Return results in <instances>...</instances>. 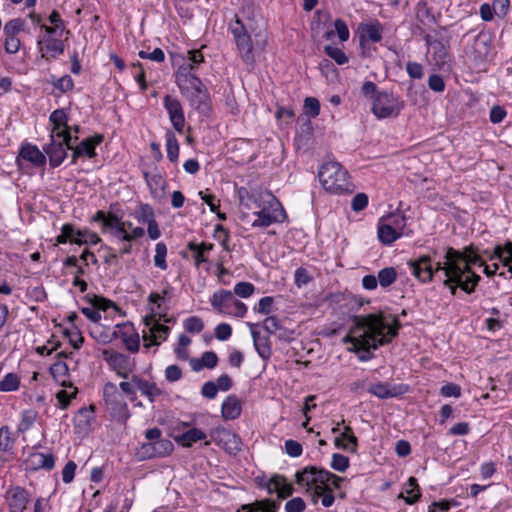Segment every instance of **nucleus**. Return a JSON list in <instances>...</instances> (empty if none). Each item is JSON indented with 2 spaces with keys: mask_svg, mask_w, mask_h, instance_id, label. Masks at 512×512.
I'll return each mask as SVG.
<instances>
[{
  "mask_svg": "<svg viewBox=\"0 0 512 512\" xmlns=\"http://www.w3.org/2000/svg\"><path fill=\"white\" fill-rule=\"evenodd\" d=\"M352 321L351 333L354 335H346L343 342L352 344L348 350L358 353L361 362H367L374 357L371 350L391 343L402 327L396 315L385 311L356 315Z\"/></svg>",
  "mask_w": 512,
  "mask_h": 512,
  "instance_id": "obj_1",
  "label": "nucleus"
},
{
  "mask_svg": "<svg viewBox=\"0 0 512 512\" xmlns=\"http://www.w3.org/2000/svg\"><path fill=\"white\" fill-rule=\"evenodd\" d=\"M255 7L247 4L239 13L233 15L228 23V31L232 34L237 53L247 65L255 62L254 45L251 35L256 34Z\"/></svg>",
  "mask_w": 512,
  "mask_h": 512,
  "instance_id": "obj_2",
  "label": "nucleus"
},
{
  "mask_svg": "<svg viewBox=\"0 0 512 512\" xmlns=\"http://www.w3.org/2000/svg\"><path fill=\"white\" fill-rule=\"evenodd\" d=\"M257 211L252 213L251 226L253 228H266L274 223H282L286 213L279 200L270 192H253L249 197Z\"/></svg>",
  "mask_w": 512,
  "mask_h": 512,
  "instance_id": "obj_3",
  "label": "nucleus"
},
{
  "mask_svg": "<svg viewBox=\"0 0 512 512\" xmlns=\"http://www.w3.org/2000/svg\"><path fill=\"white\" fill-rule=\"evenodd\" d=\"M318 176L323 188L330 193H351L354 190L348 171L339 162L329 161L324 163Z\"/></svg>",
  "mask_w": 512,
  "mask_h": 512,
  "instance_id": "obj_4",
  "label": "nucleus"
},
{
  "mask_svg": "<svg viewBox=\"0 0 512 512\" xmlns=\"http://www.w3.org/2000/svg\"><path fill=\"white\" fill-rule=\"evenodd\" d=\"M411 234L412 230L407 227V217L402 213H389L378 220L377 235L384 245H391L399 238Z\"/></svg>",
  "mask_w": 512,
  "mask_h": 512,
  "instance_id": "obj_5",
  "label": "nucleus"
},
{
  "mask_svg": "<svg viewBox=\"0 0 512 512\" xmlns=\"http://www.w3.org/2000/svg\"><path fill=\"white\" fill-rule=\"evenodd\" d=\"M436 270H441L443 285L450 289L452 295L456 294L458 287L471 294L481 280L478 274H470V279H467L461 274L459 267L453 264L447 265L446 262L440 260L436 263Z\"/></svg>",
  "mask_w": 512,
  "mask_h": 512,
  "instance_id": "obj_6",
  "label": "nucleus"
},
{
  "mask_svg": "<svg viewBox=\"0 0 512 512\" xmlns=\"http://www.w3.org/2000/svg\"><path fill=\"white\" fill-rule=\"evenodd\" d=\"M146 443H143L138 449L137 455L140 459H152L168 456L173 451V443L162 437V431L157 428L146 430Z\"/></svg>",
  "mask_w": 512,
  "mask_h": 512,
  "instance_id": "obj_7",
  "label": "nucleus"
},
{
  "mask_svg": "<svg viewBox=\"0 0 512 512\" xmlns=\"http://www.w3.org/2000/svg\"><path fill=\"white\" fill-rule=\"evenodd\" d=\"M212 307L221 314L243 318L247 313V306L237 300L229 290H218L210 299Z\"/></svg>",
  "mask_w": 512,
  "mask_h": 512,
  "instance_id": "obj_8",
  "label": "nucleus"
},
{
  "mask_svg": "<svg viewBox=\"0 0 512 512\" xmlns=\"http://www.w3.org/2000/svg\"><path fill=\"white\" fill-rule=\"evenodd\" d=\"M403 108L404 102L393 93L380 91L373 98L372 112L379 119L396 117Z\"/></svg>",
  "mask_w": 512,
  "mask_h": 512,
  "instance_id": "obj_9",
  "label": "nucleus"
},
{
  "mask_svg": "<svg viewBox=\"0 0 512 512\" xmlns=\"http://www.w3.org/2000/svg\"><path fill=\"white\" fill-rule=\"evenodd\" d=\"M103 396L113 418L119 421H126L129 418L128 405L114 384L107 383L105 385Z\"/></svg>",
  "mask_w": 512,
  "mask_h": 512,
  "instance_id": "obj_10",
  "label": "nucleus"
},
{
  "mask_svg": "<svg viewBox=\"0 0 512 512\" xmlns=\"http://www.w3.org/2000/svg\"><path fill=\"white\" fill-rule=\"evenodd\" d=\"M443 261L446 262L447 265L453 264L459 267L462 272L461 274L467 279H470V274H476L472 270V266L477 265L484 267L485 265V260L482 258L479 252L467 259L466 256H462L458 250L452 247H447L445 249Z\"/></svg>",
  "mask_w": 512,
  "mask_h": 512,
  "instance_id": "obj_11",
  "label": "nucleus"
},
{
  "mask_svg": "<svg viewBox=\"0 0 512 512\" xmlns=\"http://www.w3.org/2000/svg\"><path fill=\"white\" fill-rule=\"evenodd\" d=\"M437 262L433 261L432 255L424 254L409 260L407 266L418 281L426 284L433 280L435 274L441 273V270H436Z\"/></svg>",
  "mask_w": 512,
  "mask_h": 512,
  "instance_id": "obj_12",
  "label": "nucleus"
},
{
  "mask_svg": "<svg viewBox=\"0 0 512 512\" xmlns=\"http://www.w3.org/2000/svg\"><path fill=\"white\" fill-rule=\"evenodd\" d=\"M49 121L52 124L50 138H63L68 147H72V140L78 141V136L70 134L69 117L63 108L54 110L49 116Z\"/></svg>",
  "mask_w": 512,
  "mask_h": 512,
  "instance_id": "obj_13",
  "label": "nucleus"
},
{
  "mask_svg": "<svg viewBox=\"0 0 512 512\" xmlns=\"http://www.w3.org/2000/svg\"><path fill=\"white\" fill-rule=\"evenodd\" d=\"M327 476L332 477L329 471L316 466H307L295 474L296 483L312 489L313 492L318 488H323L324 478Z\"/></svg>",
  "mask_w": 512,
  "mask_h": 512,
  "instance_id": "obj_14",
  "label": "nucleus"
},
{
  "mask_svg": "<svg viewBox=\"0 0 512 512\" xmlns=\"http://www.w3.org/2000/svg\"><path fill=\"white\" fill-rule=\"evenodd\" d=\"M175 82L183 96L204 85L202 80L193 73L192 65H181L175 73Z\"/></svg>",
  "mask_w": 512,
  "mask_h": 512,
  "instance_id": "obj_15",
  "label": "nucleus"
},
{
  "mask_svg": "<svg viewBox=\"0 0 512 512\" xmlns=\"http://www.w3.org/2000/svg\"><path fill=\"white\" fill-rule=\"evenodd\" d=\"M144 324L149 330V335L144 331L143 339L145 342L150 341L145 344V347H150L151 345H159L162 341H165L170 333V328L159 323V319L157 318L155 313H152L149 316L144 318Z\"/></svg>",
  "mask_w": 512,
  "mask_h": 512,
  "instance_id": "obj_16",
  "label": "nucleus"
},
{
  "mask_svg": "<svg viewBox=\"0 0 512 512\" xmlns=\"http://www.w3.org/2000/svg\"><path fill=\"white\" fill-rule=\"evenodd\" d=\"M103 357L120 377L128 378L135 368L133 359L126 354L104 350Z\"/></svg>",
  "mask_w": 512,
  "mask_h": 512,
  "instance_id": "obj_17",
  "label": "nucleus"
},
{
  "mask_svg": "<svg viewBox=\"0 0 512 512\" xmlns=\"http://www.w3.org/2000/svg\"><path fill=\"white\" fill-rule=\"evenodd\" d=\"M367 391L379 399H388L406 394L409 391V386L402 383L377 382L371 384Z\"/></svg>",
  "mask_w": 512,
  "mask_h": 512,
  "instance_id": "obj_18",
  "label": "nucleus"
},
{
  "mask_svg": "<svg viewBox=\"0 0 512 512\" xmlns=\"http://www.w3.org/2000/svg\"><path fill=\"white\" fill-rule=\"evenodd\" d=\"M163 105L169 115V119L173 128L178 133H183L185 126V116L180 101L175 97L166 95L164 97Z\"/></svg>",
  "mask_w": 512,
  "mask_h": 512,
  "instance_id": "obj_19",
  "label": "nucleus"
},
{
  "mask_svg": "<svg viewBox=\"0 0 512 512\" xmlns=\"http://www.w3.org/2000/svg\"><path fill=\"white\" fill-rule=\"evenodd\" d=\"M190 105L201 115L209 116L212 111L211 98L205 85L185 96Z\"/></svg>",
  "mask_w": 512,
  "mask_h": 512,
  "instance_id": "obj_20",
  "label": "nucleus"
},
{
  "mask_svg": "<svg viewBox=\"0 0 512 512\" xmlns=\"http://www.w3.org/2000/svg\"><path fill=\"white\" fill-rule=\"evenodd\" d=\"M49 157V164L52 168L60 166L67 157V145L63 138H50V142L43 148Z\"/></svg>",
  "mask_w": 512,
  "mask_h": 512,
  "instance_id": "obj_21",
  "label": "nucleus"
},
{
  "mask_svg": "<svg viewBox=\"0 0 512 512\" xmlns=\"http://www.w3.org/2000/svg\"><path fill=\"white\" fill-rule=\"evenodd\" d=\"M268 494H277L280 503L282 499L290 497L294 493V487L283 475H273L265 484Z\"/></svg>",
  "mask_w": 512,
  "mask_h": 512,
  "instance_id": "obj_22",
  "label": "nucleus"
},
{
  "mask_svg": "<svg viewBox=\"0 0 512 512\" xmlns=\"http://www.w3.org/2000/svg\"><path fill=\"white\" fill-rule=\"evenodd\" d=\"M6 501L10 512H23L30 501V495L26 489L16 486L6 492Z\"/></svg>",
  "mask_w": 512,
  "mask_h": 512,
  "instance_id": "obj_23",
  "label": "nucleus"
},
{
  "mask_svg": "<svg viewBox=\"0 0 512 512\" xmlns=\"http://www.w3.org/2000/svg\"><path fill=\"white\" fill-rule=\"evenodd\" d=\"M113 334L115 337L121 338L130 352L135 353L139 350V335L132 324L125 323L116 325V330Z\"/></svg>",
  "mask_w": 512,
  "mask_h": 512,
  "instance_id": "obj_24",
  "label": "nucleus"
},
{
  "mask_svg": "<svg viewBox=\"0 0 512 512\" xmlns=\"http://www.w3.org/2000/svg\"><path fill=\"white\" fill-rule=\"evenodd\" d=\"M27 470L37 471L44 469L50 471L55 466V457L52 453L33 451L24 461Z\"/></svg>",
  "mask_w": 512,
  "mask_h": 512,
  "instance_id": "obj_25",
  "label": "nucleus"
},
{
  "mask_svg": "<svg viewBox=\"0 0 512 512\" xmlns=\"http://www.w3.org/2000/svg\"><path fill=\"white\" fill-rule=\"evenodd\" d=\"M37 47L44 58H56L64 53V42L52 36L39 37Z\"/></svg>",
  "mask_w": 512,
  "mask_h": 512,
  "instance_id": "obj_26",
  "label": "nucleus"
},
{
  "mask_svg": "<svg viewBox=\"0 0 512 512\" xmlns=\"http://www.w3.org/2000/svg\"><path fill=\"white\" fill-rule=\"evenodd\" d=\"M483 255L487 257L488 260L493 261L495 259L499 260L503 266L508 268V272L512 274V242L507 241L504 245H496L493 250H484Z\"/></svg>",
  "mask_w": 512,
  "mask_h": 512,
  "instance_id": "obj_27",
  "label": "nucleus"
},
{
  "mask_svg": "<svg viewBox=\"0 0 512 512\" xmlns=\"http://www.w3.org/2000/svg\"><path fill=\"white\" fill-rule=\"evenodd\" d=\"M132 382L136 389H138L143 396L147 397L151 403H154L160 396L165 394L155 382H150L138 375H132Z\"/></svg>",
  "mask_w": 512,
  "mask_h": 512,
  "instance_id": "obj_28",
  "label": "nucleus"
},
{
  "mask_svg": "<svg viewBox=\"0 0 512 512\" xmlns=\"http://www.w3.org/2000/svg\"><path fill=\"white\" fill-rule=\"evenodd\" d=\"M90 303L92 304V308L83 307L81 312L92 322L97 323L101 320L100 310L106 311L109 307L114 306V304L103 297H98L93 295L90 299Z\"/></svg>",
  "mask_w": 512,
  "mask_h": 512,
  "instance_id": "obj_29",
  "label": "nucleus"
},
{
  "mask_svg": "<svg viewBox=\"0 0 512 512\" xmlns=\"http://www.w3.org/2000/svg\"><path fill=\"white\" fill-rule=\"evenodd\" d=\"M249 325L251 328V336L253 338L254 347L258 355L265 361L269 360L272 355L270 336L261 335L260 332L256 331L254 328L257 327L258 324Z\"/></svg>",
  "mask_w": 512,
  "mask_h": 512,
  "instance_id": "obj_30",
  "label": "nucleus"
},
{
  "mask_svg": "<svg viewBox=\"0 0 512 512\" xmlns=\"http://www.w3.org/2000/svg\"><path fill=\"white\" fill-rule=\"evenodd\" d=\"M280 508L278 500L269 498L256 500L249 504L242 505L237 512H277Z\"/></svg>",
  "mask_w": 512,
  "mask_h": 512,
  "instance_id": "obj_31",
  "label": "nucleus"
},
{
  "mask_svg": "<svg viewBox=\"0 0 512 512\" xmlns=\"http://www.w3.org/2000/svg\"><path fill=\"white\" fill-rule=\"evenodd\" d=\"M19 156L24 160L31 162L36 167L46 164V155L39 150L36 145L30 143L23 144L19 151Z\"/></svg>",
  "mask_w": 512,
  "mask_h": 512,
  "instance_id": "obj_32",
  "label": "nucleus"
},
{
  "mask_svg": "<svg viewBox=\"0 0 512 512\" xmlns=\"http://www.w3.org/2000/svg\"><path fill=\"white\" fill-rule=\"evenodd\" d=\"M213 433L217 435L220 441L224 442L226 449L231 453L241 450L242 442L237 434L225 428H217Z\"/></svg>",
  "mask_w": 512,
  "mask_h": 512,
  "instance_id": "obj_33",
  "label": "nucleus"
},
{
  "mask_svg": "<svg viewBox=\"0 0 512 512\" xmlns=\"http://www.w3.org/2000/svg\"><path fill=\"white\" fill-rule=\"evenodd\" d=\"M334 444L338 449L354 453L357 450L358 440L357 437L353 434L352 428L350 426H346L344 431L335 438Z\"/></svg>",
  "mask_w": 512,
  "mask_h": 512,
  "instance_id": "obj_34",
  "label": "nucleus"
},
{
  "mask_svg": "<svg viewBox=\"0 0 512 512\" xmlns=\"http://www.w3.org/2000/svg\"><path fill=\"white\" fill-rule=\"evenodd\" d=\"M241 404L236 395H229L222 403L221 414L225 420H234L241 414Z\"/></svg>",
  "mask_w": 512,
  "mask_h": 512,
  "instance_id": "obj_35",
  "label": "nucleus"
},
{
  "mask_svg": "<svg viewBox=\"0 0 512 512\" xmlns=\"http://www.w3.org/2000/svg\"><path fill=\"white\" fill-rule=\"evenodd\" d=\"M189 363L191 369L195 372H199L203 368L213 369L218 364V356L213 351H206L201 358H191Z\"/></svg>",
  "mask_w": 512,
  "mask_h": 512,
  "instance_id": "obj_36",
  "label": "nucleus"
},
{
  "mask_svg": "<svg viewBox=\"0 0 512 512\" xmlns=\"http://www.w3.org/2000/svg\"><path fill=\"white\" fill-rule=\"evenodd\" d=\"M399 498H403L406 504L412 505L416 503L420 497V489L415 477H410L405 483L404 492L400 493Z\"/></svg>",
  "mask_w": 512,
  "mask_h": 512,
  "instance_id": "obj_37",
  "label": "nucleus"
},
{
  "mask_svg": "<svg viewBox=\"0 0 512 512\" xmlns=\"http://www.w3.org/2000/svg\"><path fill=\"white\" fill-rule=\"evenodd\" d=\"M103 139L102 134H96L83 139L77 146L85 157L94 158L97 156L96 147L102 143Z\"/></svg>",
  "mask_w": 512,
  "mask_h": 512,
  "instance_id": "obj_38",
  "label": "nucleus"
},
{
  "mask_svg": "<svg viewBox=\"0 0 512 512\" xmlns=\"http://www.w3.org/2000/svg\"><path fill=\"white\" fill-rule=\"evenodd\" d=\"M361 42L364 39L376 43L382 39V26L379 22L365 24L361 27Z\"/></svg>",
  "mask_w": 512,
  "mask_h": 512,
  "instance_id": "obj_39",
  "label": "nucleus"
},
{
  "mask_svg": "<svg viewBox=\"0 0 512 512\" xmlns=\"http://www.w3.org/2000/svg\"><path fill=\"white\" fill-rule=\"evenodd\" d=\"M165 145L168 159L173 163L176 162L179 156V143L171 130L165 133Z\"/></svg>",
  "mask_w": 512,
  "mask_h": 512,
  "instance_id": "obj_40",
  "label": "nucleus"
},
{
  "mask_svg": "<svg viewBox=\"0 0 512 512\" xmlns=\"http://www.w3.org/2000/svg\"><path fill=\"white\" fill-rule=\"evenodd\" d=\"M205 438L206 434L202 430L198 428H191L178 438V442L183 446L191 447L195 442L204 440Z\"/></svg>",
  "mask_w": 512,
  "mask_h": 512,
  "instance_id": "obj_41",
  "label": "nucleus"
},
{
  "mask_svg": "<svg viewBox=\"0 0 512 512\" xmlns=\"http://www.w3.org/2000/svg\"><path fill=\"white\" fill-rule=\"evenodd\" d=\"M62 385L67 387V384L65 382H63ZM68 387L73 389V391L68 392L67 390H59L56 393V399H57L56 406L63 410L68 408L71 400L76 397V394L78 392L77 388L74 387L71 383H69Z\"/></svg>",
  "mask_w": 512,
  "mask_h": 512,
  "instance_id": "obj_42",
  "label": "nucleus"
},
{
  "mask_svg": "<svg viewBox=\"0 0 512 512\" xmlns=\"http://www.w3.org/2000/svg\"><path fill=\"white\" fill-rule=\"evenodd\" d=\"M397 279V271L394 267H385L378 271L377 280L382 288L391 286Z\"/></svg>",
  "mask_w": 512,
  "mask_h": 512,
  "instance_id": "obj_43",
  "label": "nucleus"
},
{
  "mask_svg": "<svg viewBox=\"0 0 512 512\" xmlns=\"http://www.w3.org/2000/svg\"><path fill=\"white\" fill-rule=\"evenodd\" d=\"M321 497V503L324 507H330L333 505L335 501V497L332 493V489L328 486H323V488H318L313 492V502L317 503L318 498Z\"/></svg>",
  "mask_w": 512,
  "mask_h": 512,
  "instance_id": "obj_44",
  "label": "nucleus"
},
{
  "mask_svg": "<svg viewBox=\"0 0 512 512\" xmlns=\"http://www.w3.org/2000/svg\"><path fill=\"white\" fill-rule=\"evenodd\" d=\"M15 438L8 426L0 428V451L10 452L13 449Z\"/></svg>",
  "mask_w": 512,
  "mask_h": 512,
  "instance_id": "obj_45",
  "label": "nucleus"
},
{
  "mask_svg": "<svg viewBox=\"0 0 512 512\" xmlns=\"http://www.w3.org/2000/svg\"><path fill=\"white\" fill-rule=\"evenodd\" d=\"M431 50L435 64L437 66L444 65L448 58V49L446 45L439 40V42H434V47H432Z\"/></svg>",
  "mask_w": 512,
  "mask_h": 512,
  "instance_id": "obj_46",
  "label": "nucleus"
},
{
  "mask_svg": "<svg viewBox=\"0 0 512 512\" xmlns=\"http://www.w3.org/2000/svg\"><path fill=\"white\" fill-rule=\"evenodd\" d=\"M20 386L19 377L15 373H8L0 381V391L11 392L18 390Z\"/></svg>",
  "mask_w": 512,
  "mask_h": 512,
  "instance_id": "obj_47",
  "label": "nucleus"
},
{
  "mask_svg": "<svg viewBox=\"0 0 512 512\" xmlns=\"http://www.w3.org/2000/svg\"><path fill=\"white\" fill-rule=\"evenodd\" d=\"M167 246L163 242H158L155 247L154 265L161 270L167 269Z\"/></svg>",
  "mask_w": 512,
  "mask_h": 512,
  "instance_id": "obj_48",
  "label": "nucleus"
},
{
  "mask_svg": "<svg viewBox=\"0 0 512 512\" xmlns=\"http://www.w3.org/2000/svg\"><path fill=\"white\" fill-rule=\"evenodd\" d=\"M25 21L21 18H15L4 25V35L6 37H17V34L24 29Z\"/></svg>",
  "mask_w": 512,
  "mask_h": 512,
  "instance_id": "obj_49",
  "label": "nucleus"
},
{
  "mask_svg": "<svg viewBox=\"0 0 512 512\" xmlns=\"http://www.w3.org/2000/svg\"><path fill=\"white\" fill-rule=\"evenodd\" d=\"M187 249L192 253V257L194 259V264L197 268H199L202 263L208 262V258L206 256V254L203 251H201L198 243H196L194 241H190L187 244Z\"/></svg>",
  "mask_w": 512,
  "mask_h": 512,
  "instance_id": "obj_50",
  "label": "nucleus"
},
{
  "mask_svg": "<svg viewBox=\"0 0 512 512\" xmlns=\"http://www.w3.org/2000/svg\"><path fill=\"white\" fill-rule=\"evenodd\" d=\"M324 52L338 65H343L348 62L347 55L340 48L326 45L324 46Z\"/></svg>",
  "mask_w": 512,
  "mask_h": 512,
  "instance_id": "obj_51",
  "label": "nucleus"
},
{
  "mask_svg": "<svg viewBox=\"0 0 512 512\" xmlns=\"http://www.w3.org/2000/svg\"><path fill=\"white\" fill-rule=\"evenodd\" d=\"M458 502L452 500L434 501L428 508V512H448L452 506H457Z\"/></svg>",
  "mask_w": 512,
  "mask_h": 512,
  "instance_id": "obj_52",
  "label": "nucleus"
},
{
  "mask_svg": "<svg viewBox=\"0 0 512 512\" xmlns=\"http://www.w3.org/2000/svg\"><path fill=\"white\" fill-rule=\"evenodd\" d=\"M184 328L189 333H200L204 328V323L199 317L191 316L184 321Z\"/></svg>",
  "mask_w": 512,
  "mask_h": 512,
  "instance_id": "obj_53",
  "label": "nucleus"
},
{
  "mask_svg": "<svg viewBox=\"0 0 512 512\" xmlns=\"http://www.w3.org/2000/svg\"><path fill=\"white\" fill-rule=\"evenodd\" d=\"M304 109L306 114L310 117L315 118L320 113V102L314 97H307L304 101Z\"/></svg>",
  "mask_w": 512,
  "mask_h": 512,
  "instance_id": "obj_54",
  "label": "nucleus"
},
{
  "mask_svg": "<svg viewBox=\"0 0 512 512\" xmlns=\"http://www.w3.org/2000/svg\"><path fill=\"white\" fill-rule=\"evenodd\" d=\"M255 287L250 282H239L234 286V294L242 298H248L254 293Z\"/></svg>",
  "mask_w": 512,
  "mask_h": 512,
  "instance_id": "obj_55",
  "label": "nucleus"
},
{
  "mask_svg": "<svg viewBox=\"0 0 512 512\" xmlns=\"http://www.w3.org/2000/svg\"><path fill=\"white\" fill-rule=\"evenodd\" d=\"M331 467L336 471L345 472L349 467L348 457L342 454L334 453L332 455Z\"/></svg>",
  "mask_w": 512,
  "mask_h": 512,
  "instance_id": "obj_56",
  "label": "nucleus"
},
{
  "mask_svg": "<svg viewBox=\"0 0 512 512\" xmlns=\"http://www.w3.org/2000/svg\"><path fill=\"white\" fill-rule=\"evenodd\" d=\"M191 339L186 334H181L178 338V346L175 348L174 352L176 356L180 359H187L188 352L186 351V347L190 345Z\"/></svg>",
  "mask_w": 512,
  "mask_h": 512,
  "instance_id": "obj_57",
  "label": "nucleus"
},
{
  "mask_svg": "<svg viewBox=\"0 0 512 512\" xmlns=\"http://www.w3.org/2000/svg\"><path fill=\"white\" fill-rule=\"evenodd\" d=\"M285 512H304L306 503L301 497H294L286 502Z\"/></svg>",
  "mask_w": 512,
  "mask_h": 512,
  "instance_id": "obj_58",
  "label": "nucleus"
},
{
  "mask_svg": "<svg viewBox=\"0 0 512 512\" xmlns=\"http://www.w3.org/2000/svg\"><path fill=\"white\" fill-rule=\"evenodd\" d=\"M312 280V277L309 275L307 269L303 267H299L295 270L294 273V283L297 287H302L307 285Z\"/></svg>",
  "mask_w": 512,
  "mask_h": 512,
  "instance_id": "obj_59",
  "label": "nucleus"
},
{
  "mask_svg": "<svg viewBox=\"0 0 512 512\" xmlns=\"http://www.w3.org/2000/svg\"><path fill=\"white\" fill-rule=\"evenodd\" d=\"M93 408L90 407V408H81L79 411H78V423L77 425L78 426H83V427H89L91 425V422L93 420Z\"/></svg>",
  "mask_w": 512,
  "mask_h": 512,
  "instance_id": "obj_60",
  "label": "nucleus"
},
{
  "mask_svg": "<svg viewBox=\"0 0 512 512\" xmlns=\"http://www.w3.org/2000/svg\"><path fill=\"white\" fill-rule=\"evenodd\" d=\"M138 55L142 59H149L157 63H162L165 60V54L160 48H155L152 52L141 50Z\"/></svg>",
  "mask_w": 512,
  "mask_h": 512,
  "instance_id": "obj_61",
  "label": "nucleus"
},
{
  "mask_svg": "<svg viewBox=\"0 0 512 512\" xmlns=\"http://www.w3.org/2000/svg\"><path fill=\"white\" fill-rule=\"evenodd\" d=\"M273 304V297L265 296L259 300L258 306L254 307V310L260 314L268 315L272 312Z\"/></svg>",
  "mask_w": 512,
  "mask_h": 512,
  "instance_id": "obj_62",
  "label": "nucleus"
},
{
  "mask_svg": "<svg viewBox=\"0 0 512 512\" xmlns=\"http://www.w3.org/2000/svg\"><path fill=\"white\" fill-rule=\"evenodd\" d=\"M53 86L60 90L62 93H66L73 89L74 81L69 75H64L63 77L54 81Z\"/></svg>",
  "mask_w": 512,
  "mask_h": 512,
  "instance_id": "obj_63",
  "label": "nucleus"
},
{
  "mask_svg": "<svg viewBox=\"0 0 512 512\" xmlns=\"http://www.w3.org/2000/svg\"><path fill=\"white\" fill-rule=\"evenodd\" d=\"M368 205V196L365 193L356 194L351 202V208L355 212H360Z\"/></svg>",
  "mask_w": 512,
  "mask_h": 512,
  "instance_id": "obj_64",
  "label": "nucleus"
}]
</instances>
